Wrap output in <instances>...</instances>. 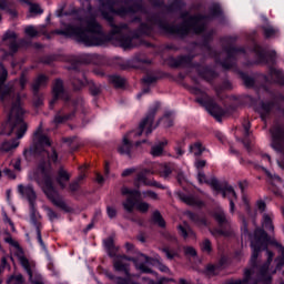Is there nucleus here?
Returning a JSON list of instances; mask_svg holds the SVG:
<instances>
[{
    "mask_svg": "<svg viewBox=\"0 0 284 284\" xmlns=\"http://www.w3.org/2000/svg\"><path fill=\"white\" fill-rule=\"evenodd\" d=\"M57 181L62 190L65 189V186L68 185V181H70V173H68V171L63 169H60L58 171Z\"/></svg>",
    "mask_w": 284,
    "mask_h": 284,
    "instance_id": "ddd939ff",
    "label": "nucleus"
},
{
    "mask_svg": "<svg viewBox=\"0 0 284 284\" xmlns=\"http://www.w3.org/2000/svg\"><path fill=\"white\" fill-rule=\"evenodd\" d=\"M168 145V140H163L159 144H155L151 148L152 156H163V149Z\"/></svg>",
    "mask_w": 284,
    "mask_h": 284,
    "instance_id": "2eb2a0df",
    "label": "nucleus"
},
{
    "mask_svg": "<svg viewBox=\"0 0 284 284\" xmlns=\"http://www.w3.org/2000/svg\"><path fill=\"white\" fill-rule=\"evenodd\" d=\"M6 79H8V71L6 69H2V73L0 75V85H3Z\"/></svg>",
    "mask_w": 284,
    "mask_h": 284,
    "instance_id": "49530a36",
    "label": "nucleus"
},
{
    "mask_svg": "<svg viewBox=\"0 0 284 284\" xmlns=\"http://www.w3.org/2000/svg\"><path fill=\"white\" fill-rule=\"evenodd\" d=\"M104 245L108 250H112V247L114 245V241L112 239H108L104 241Z\"/></svg>",
    "mask_w": 284,
    "mask_h": 284,
    "instance_id": "de8ad7c7",
    "label": "nucleus"
},
{
    "mask_svg": "<svg viewBox=\"0 0 284 284\" xmlns=\"http://www.w3.org/2000/svg\"><path fill=\"white\" fill-rule=\"evenodd\" d=\"M161 123L164 125V128H172V125H174V121L172 120V118L165 115L162 120Z\"/></svg>",
    "mask_w": 284,
    "mask_h": 284,
    "instance_id": "473e14b6",
    "label": "nucleus"
},
{
    "mask_svg": "<svg viewBox=\"0 0 284 284\" xmlns=\"http://www.w3.org/2000/svg\"><path fill=\"white\" fill-rule=\"evenodd\" d=\"M8 284H23V275L19 274L11 276L8 281Z\"/></svg>",
    "mask_w": 284,
    "mask_h": 284,
    "instance_id": "c756f323",
    "label": "nucleus"
},
{
    "mask_svg": "<svg viewBox=\"0 0 284 284\" xmlns=\"http://www.w3.org/2000/svg\"><path fill=\"white\" fill-rule=\"evenodd\" d=\"M178 181H179V183H183V181H185V175L183 173H180L178 175Z\"/></svg>",
    "mask_w": 284,
    "mask_h": 284,
    "instance_id": "e2e57ef3",
    "label": "nucleus"
},
{
    "mask_svg": "<svg viewBox=\"0 0 284 284\" xmlns=\"http://www.w3.org/2000/svg\"><path fill=\"white\" fill-rule=\"evenodd\" d=\"M37 236L40 245L44 247L43 240L41 239V230L37 229Z\"/></svg>",
    "mask_w": 284,
    "mask_h": 284,
    "instance_id": "6e6d98bb",
    "label": "nucleus"
},
{
    "mask_svg": "<svg viewBox=\"0 0 284 284\" xmlns=\"http://www.w3.org/2000/svg\"><path fill=\"white\" fill-rule=\"evenodd\" d=\"M14 90L12 88L0 89V101H6V99H11L12 97V106L8 115V121L1 131V134L7 136H16L17 139L12 141H6L0 148V154L3 152H12L19 148V139H23L28 125L23 122V109L21 108V95H13Z\"/></svg>",
    "mask_w": 284,
    "mask_h": 284,
    "instance_id": "f257e3e1",
    "label": "nucleus"
},
{
    "mask_svg": "<svg viewBox=\"0 0 284 284\" xmlns=\"http://www.w3.org/2000/svg\"><path fill=\"white\" fill-rule=\"evenodd\" d=\"M106 214L109 219H114V216H116V209L112 206L106 207Z\"/></svg>",
    "mask_w": 284,
    "mask_h": 284,
    "instance_id": "79ce46f5",
    "label": "nucleus"
},
{
    "mask_svg": "<svg viewBox=\"0 0 284 284\" xmlns=\"http://www.w3.org/2000/svg\"><path fill=\"white\" fill-rule=\"evenodd\" d=\"M190 24V28L194 29V32H203V26H201V19L191 18L187 22ZM190 28L185 29V32L190 30Z\"/></svg>",
    "mask_w": 284,
    "mask_h": 284,
    "instance_id": "dca6fc26",
    "label": "nucleus"
},
{
    "mask_svg": "<svg viewBox=\"0 0 284 284\" xmlns=\"http://www.w3.org/2000/svg\"><path fill=\"white\" fill-rule=\"evenodd\" d=\"M44 210H45L47 216L50 219V221H54L55 219H59V215H57L55 212L52 211V209L45 206Z\"/></svg>",
    "mask_w": 284,
    "mask_h": 284,
    "instance_id": "f704fd0d",
    "label": "nucleus"
},
{
    "mask_svg": "<svg viewBox=\"0 0 284 284\" xmlns=\"http://www.w3.org/2000/svg\"><path fill=\"white\" fill-rule=\"evenodd\" d=\"M120 45H121V48H124V50H128V49L132 48V40H130V39L121 40Z\"/></svg>",
    "mask_w": 284,
    "mask_h": 284,
    "instance_id": "ea45409f",
    "label": "nucleus"
},
{
    "mask_svg": "<svg viewBox=\"0 0 284 284\" xmlns=\"http://www.w3.org/2000/svg\"><path fill=\"white\" fill-rule=\"evenodd\" d=\"M2 41L7 43V45H12V43L17 41V33H14L13 31H8L7 33H4Z\"/></svg>",
    "mask_w": 284,
    "mask_h": 284,
    "instance_id": "412c9836",
    "label": "nucleus"
},
{
    "mask_svg": "<svg viewBox=\"0 0 284 284\" xmlns=\"http://www.w3.org/2000/svg\"><path fill=\"white\" fill-rule=\"evenodd\" d=\"M121 192L124 196L128 195L126 200L122 204L124 210L126 212H134V207H136L134 199H141V193L139 190H131L128 187H122Z\"/></svg>",
    "mask_w": 284,
    "mask_h": 284,
    "instance_id": "0eeeda50",
    "label": "nucleus"
},
{
    "mask_svg": "<svg viewBox=\"0 0 284 284\" xmlns=\"http://www.w3.org/2000/svg\"><path fill=\"white\" fill-rule=\"evenodd\" d=\"M10 165L17 171L21 172V159H14L11 161Z\"/></svg>",
    "mask_w": 284,
    "mask_h": 284,
    "instance_id": "72a5a7b5",
    "label": "nucleus"
},
{
    "mask_svg": "<svg viewBox=\"0 0 284 284\" xmlns=\"http://www.w3.org/2000/svg\"><path fill=\"white\" fill-rule=\"evenodd\" d=\"M172 174V169H170V166H164L163 171H162V176L164 179H168V176H170Z\"/></svg>",
    "mask_w": 284,
    "mask_h": 284,
    "instance_id": "a18cd8bd",
    "label": "nucleus"
},
{
    "mask_svg": "<svg viewBox=\"0 0 284 284\" xmlns=\"http://www.w3.org/2000/svg\"><path fill=\"white\" fill-rule=\"evenodd\" d=\"M264 34L265 37H274L276 34V31L272 26L264 27Z\"/></svg>",
    "mask_w": 284,
    "mask_h": 284,
    "instance_id": "c9c22d12",
    "label": "nucleus"
},
{
    "mask_svg": "<svg viewBox=\"0 0 284 284\" xmlns=\"http://www.w3.org/2000/svg\"><path fill=\"white\" fill-rule=\"evenodd\" d=\"M267 233L263 230H256L254 236L251 239V246L253 250L251 262L256 263L258 253L267 247Z\"/></svg>",
    "mask_w": 284,
    "mask_h": 284,
    "instance_id": "423d86ee",
    "label": "nucleus"
},
{
    "mask_svg": "<svg viewBox=\"0 0 284 284\" xmlns=\"http://www.w3.org/2000/svg\"><path fill=\"white\" fill-rule=\"evenodd\" d=\"M192 94H195L197 103L200 105H203L212 116L217 119V121L223 116L224 112L221 106H219L216 103H214V100H212L210 97H207V93L204 92L201 89H192Z\"/></svg>",
    "mask_w": 284,
    "mask_h": 284,
    "instance_id": "39448f33",
    "label": "nucleus"
},
{
    "mask_svg": "<svg viewBox=\"0 0 284 284\" xmlns=\"http://www.w3.org/2000/svg\"><path fill=\"white\" fill-rule=\"evenodd\" d=\"M4 221L6 223L10 224L11 227H14V224L12 223V221H10V217H8V214L4 213Z\"/></svg>",
    "mask_w": 284,
    "mask_h": 284,
    "instance_id": "680f3d73",
    "label": "nucleus"
},
{
    "mask_svg": "<svg viewBox=\"0 0 284 284\" xmlns=\"http://www.w3.org/2000/svg\"><path fill=\"white\" fill-rule=\"evenodd\" d=\"M55 34H64V37H71L79 43L84 45H101L103 41V33L101 32V26L97 23V20H83L79 26H70L65 31L58 30Z\"/></svg>",
    "mask_w": 284,
    "mask_h": 284,
    "instance_id": "f03ea898",
    "label": "nucleus"
},
{
    "mask_svg": "<svg viewBox=\"0 0 284 284\" xmlns=\"http://www.w3.org/2000/svg\"><path fill=\"white\" fill-rule=\"evenodd\" d=\"M180 199L187 205H194V197H192V196L181 195Z\"/></svg>",
    "mask_w": 284,
    "mask_h": 284,
    "instance_id": "58836bf2",
    "label": "nucleus"
},
{
    "mask_svg": "<svg viewBox=\"0 0 284 284\" xmlns=\"http://www.w3.org/2000/svg\"><path fill=\"white\" fill-rule=\"evenodd\" d=\"M163 252H164L166 258L172 260L175 256L174 254L170 253V250H168V248H164Z\"/></svg>",
    "mask_w": 284,
    "mask_h": 284,
    "instance_id": "4d7b16f0",
    "label": "nucleus"
},
{
    "mask_svg": "<svg viewBox=\"0 0 284 284\" xmlns=\"http://www.w3.org/2000/svg\"><path fill=\"white\" fill-rule=\"evenodd\" d=\"M30 179L39 183L44 194H47L48 199H50L54 205L62 209L65 207V202L59 197L54 186H52V168L50 163H41L36 171L30 173Z\"/></svg>",
    "mask_w": 284,
    "mask_h": 284,
    "instance_id": "7ed1b4c3",
    "label": "nucleus"
},
{
    "mask_svg": "<svg viewBox=\"0 0 284 284\" xmlns=\"http://www.w3.org/2000/svg\"><path fill=\"white\" fill-rule=\"evenodd\" d=\"M68 116H61V115H57L54 118V123H63V121H67Z\"/></svg>",
    "mask_w": 284,
    "mask_h": 284,
    "instance_id": "864d4df0",
    "label": "nucleus"
},
{
    "mask_svg": "<svg viewBox=\"0 0 284 284\" xmlns=\"http://www.w3.org/2000/svg\"><path fill=\"white\" fill-rule=\"evenodd\" d=\"M77 190H79V181H74L73 183L70 184L71 192H77Z\"/></svg>",
    "mask_w": 284,
    "mask_h": 284,
    "instance_id": "3c124183",
    "label": "nucleus"
},
{
    "mask_svg": "<svg viewBox=\"0 0 284 284\" xmlns=\"http://www.w3.org/2000/svg\"><path fill=\"white\" fill-rule=\"evenodd\" d=\"M244 135L250 136V120L243 122Z\"/></svg>",
    "mask_w": 284,
    "mask_h": 284,
    "instance_id": "37998d69",
    "label": "nucleus"
},
{
    "mask_svg": "<svg viewBox=\"0 0 284 284\" xmlns=\"http://www.w3.org/2000/svg\"><path fill=\"white\" fill-rule=\"evenodd\" d=\"M203 150L205 149L203 148V144H201V142H195L190 146V152L191 154H194V156H201V154H203Z\"/></svg>",
    "mask_w": 284,
    "mask_h": 284,
    "instance_id": "aec40b11",
    "label": "nucleus"
},
{
    "mask_svg": "<svg viewBox=\"0 0 284 284\" xmlns=\"http://www.w3.org/2000/svg\"><path fill=\"white\" fill-rule=\"evenodd\" d=\"M153 221L154 223H156L160 227H165V221L163 220V217L161 216V213H159V211H155L153 213Z\"/></svg>",
    "mask_w": 284,
    "mask_h": 284,
    "instance_id": "393cba45",
    "label": "nucleus"
},
{
    "mask_svg": "<svg viewBox=\"0 0 284 284\" xmlns=\"http://www.w3.org/2000/svg\"><path fill=\"white\" fill-rule=\"evenodd\" d=\"M148 263H150V258L144 254H140L135 261V267L143 273H150V268L146 266Z\"/></svg>",
    "mask_w": 284,
    "mask_h": 284,
    "instance_id": "9b49d317",
    "label": "nucleus"
},
{
    "mask_svg": "<svg viewBox=\"0 0 284 284\" xmlns=\"http://www.w3.org/2000/svg\"><path fill=\"white\" fill-rule=\"evenodd\" d=\"M152 123H154V115L150 114L141 121L138 131L128 133L123 136L122 143L118 146V152L129 155L132 152V139L141 136V134H152Z\"/></svg>",
    "mask_w": 284,
    "mask_h": 284,
    "instance_id": "20e7f679",
    "label": "nucleus"
},
{
    "mask_svg": "<svg viewBox=\"0 0 284 284\" xmlns=\"http://www.w3.org/2000/svg\"><path fill=\"white\" fill-rule=\"evenodd\" d=\"M3 174H6V176H8L9 179H16V175L9 169H4Z\"/></svg>",
    "mask_w": 284,
    "mask_h": 284,
    "instance_id": "603ef678",
    "label": "nucleus"
},
{
    "mask_svg": "<svg viewBox=\"0 0 284 284\" xmlns=\"http://www.w3.org/2000/svg\"><path fill=\"white\" fill-rule=\"evenodd\" d=\"M223 199H229L230 201V210L234 212V201H236V192L232 186H229L222 191Z\"/></svg>",
    "mask_w": 284,
    "mask_h": 284,
    "instance_id": "f8f14e48",
    "label": "nucleus"
},
{
    "mask_svg": "<svg viewBox=\"0 0 284 284\" xmlns=\"http://www.w3.org/2000/svg\"><path fill=\"white\" fill-rule=\"evenodd\" d=\"M205 160H197L196 162H195V168L197 169V170H201V168H205Z\"/></svg>",
    "mask_w": 284,
    "mask_h": 284,
    "instance_id": "8fccbe9b",
    "label": "nucleus"
},
{
    "mask_svg": "<svg viewBox=\"0 0 284 284\" xmlns=\"http://www.w3.org/2000/svg\"><path fill=\"white\" fill-rule=\"evenodd\" d=\"M135 210H138V212H141L142 214H145L148 210H150V204H148L146 202H136Z\"/></svg>",
    "mask_w": 284,
    "mask_h": 284,
    "instance_id": "b1692460",
    "label": "nucleus"
},
{
    "mask_svg": "<svg viewBox=\"0 0 284 284\" xmlns=\"http://www.w3.org/2000/svg\"><path fill=\"white\" fill-rule=\"evenodd\" d=\"M24 32L27 37H30L31 39L34 37H39V34L43 33V30L41 28H34L33 26H29L24 29Z\"/></svg>",
    "mask_w": 284,
    "mask_h": 284,
    "instance_id": "6ab92c4d",
    "label": "nucleus"
},
{
    "mask_svg": "<svg viewBox=\"0 0 284 284\" xmlns=\"http://www.w3.org/2000/svg\"><path fill=\"white\" fill-rule=\"evenodd\" d=\"M114 268L116 272H128V257H118L114 262Z\"/></svg>",
    "mask_w": 284,
    "mask_h": 284,
    "instance_id": "4468645a",
    "label": "nucleus"
},
{
    "mask_svg": "<svg viewBox=\"0 0 284 284\" xmlns=\"http://www.w3.org/2000/svg\"><path fill=\"white\" fill-rule=\"evenodd\" d=\"M18 192L23 199H27L31 205V210H34V202L37 201V192H34V189L30 185L23 186L20 184L18 186Z\"/></svg>",
    "mask_w": 284,
    "mask_h": 284,
    "instance_id": "6e6552de",
    "label": "nucleus"
},
{
    "mask_svg": "<svg viewBox=\"0 0 284 284\" xmlns=\"http://www.w3.org/2000/svg\"><path fill=\"white\" fill-rule=\"evenodd\" d=\"M272 74L273 77H283V74H281V71H276V70H274Z\"/></svg>",
    "mask_w": 284,
    "mask_h": 284,
    "instance_id": "0e129e2a",
    "label": "nucleus"
},
{
    "mask_svg": "<svg viewBox=\"0 0 284 284\" xmlns=\"http://www.w3.org/2000/svg\"><path fill=\"white\" fill-rule=\"evenodd\" d=\"M261 276L264 281H270V273L267 272V266H264L262 268Z\"/></svg>",
    "mask_w": 284,
    "mask_h": 284,
    "instance_id": "c03bdc74",
    "label": "nucleus"
},
{
    "mask_svg": "<svg viewBox=\"0 0 284 284\" xmlns=\"http://www.w3.org/2000/svg\"><path fill=\"white\" fill-rule=\"evenodd\" d=\"M215 220L219 221L220 223H225V221H227L225 219V213L221 210L215 213Z\"/></svg>",
    "mask_w": 284,
    "mask_h": 284,
    "instance_id": "4c0bfd02",
    "label": "nucleus"
},
{
    "mask_svg": "<svg viewBox=\"0 0 284 284\" xmlns=\"http://www.w3.org/2000/svg\"><path fill=\"white\" fill-rule=\"evenodd\" d=\"M161 272H169L170 270L165 265L160 266Z\"/></svg>",
    "mask_w": 284,
    "mask_h": 284,
    "instance_id": "69168bd1",
    "label": "nucleus"
},
{
    "mask_svg": "<svg viewBox=\"0 0 284 284\" xmlns=\"http://www.w3.org/2000/svg\"><path fill=\"white\" fill-rule=\"evenodd\" d=\"M47 83H48V78L41 74L34 80L32 84V89L34 90V92H37V90H39L40 88H43V85H45Z\"/></svg>",
    "mask_w": 284,
    "mask_h": 284,
    "instance_id": "f3484780",
    "label": "nucleus"
},
{
    "mask_svg": "<svg viewBox=\"0 0 284 284\" xmlns=\"http://www.w3.org/2000/svg\"><path fill=\"white\" fill-rule=\"evenodd\" d=\"M267 254V265H270V263H272V258L274 257V253L266 251Z\"/></svg>",
    "mask_w": 284,
    "mask_h": 284,
    "instance_id": "bf43d9fd",
    "label": "nucleus"
},
{
    "mask_svg": "<svg viewBox=\"0 0 284 284\" xmlns=\"http://www.w3.org/2000/svg\"><path fill=\"white\" fill-rule=\"evenodd\" d=\"M143 197L151 199L152 201H156V199H159V195H156L155 192L146 191V192H143Z\"/></svg>",
    "mask_w": 284,
    "mask_h": 284,
    "instance_id": "e433bc0d",
    "label": "nucleus"
},
{
    "mask_svg": "<svg viewBox=\"0 0 284 284\" xmlns=\"http://www.w3.org/2000/svg\"><path fill=\"white\" fill-rule=\"evenodd\" d=\"M202 252H205V254H210L212 252V243L210 240H204L201 244Z\"/></svg>",
    "mask_w": 284,
    "mask_h": 284,
    "instance_id": "cd10ccee",
    "label": "nucleus"
},
{
    "mask_svg": "<svg viewBox=\"0 0 284 284\" xmlns=\"http://www.w3.org/2000/svg\"><path fill=\"white\" fill-rule=\"evenodd\" d=\"M26 83H28V79H26V77H22L20 79V85H21V89L23 90V88H26Z\"/></svg>",
    "mask_w": 284,
    "mask_h": 284,
    "instance_id": "052dcab7",
    "label": "nucleus"
},
{
    "mask_svg": "<svg viewBox=\"0 0 284 284\" xmlns=\"http://www.w3.org/2000/svg\"><path fill=\"white\" fill-rule=\"evenodd\" d=\"M134 172V169H126L122 172V176H130Z\"/></svg>",
    "mask_w": 284,
    "mask_h": 284,
    "instance_id": "13d9d810",
    "label": "nucleus"
},
{
    "mask_svg": "<svg viewBox=\"0 0 284 284\" xmlns=\"http://www.w3.org/2000/svg\"><path fill=\"white\" fill-rule=\"evenodd\" d=\"M266 175L273 185H281V183H283L281 178H278L276 174H272L270 171H266Z\"/></svg>",
    "mask_w": 284,
    "mask_h": 284,
    "instance_id": "a878e982",
    "label": "nucleus"
},
{
    "mask_svg": "<svg viewBox=\"0 0 284 284\" xmlns=\"http://www.w3.org/2000/svg\"><path fill=\"white\" fill-rule=\"evenodd\" d=\"M197 181L199 183H206V185H210L212 190H214L215 194H219L221 192V184L219 183V180L214 176L207 178L203 172H199L197 174Z\"/></svg>",
    "mask_w": 284,
    "mask_h": 284,
    "instance_id": "9d476101",
    "label": "nucleus"
},
{
    "mask_svg": "<svg viewBox=\"0 0 284 284\" xmlns=\"http://www.w3.org/2000/svg\"><path fill=\"white\" fill-rule=\"evenodd\" d=\"M49 159L50 161H53V163H57V160L59 159L57 151L52 150L51 154L49 155Z\"/></svg>",
    "mask_w": 284,
    "mask_h": 284,
    "instance_id": "09e8293b",
    "label": "nucleus"
},
{
    "mask_svg": "<svg viewBox=\"0 0 284 284\" xmlns=\"http://www.w3.org/2000/svg\"><path fill=\"white\" fill-rule=\"evenodd\" d=\"M257 210L261 212H265V202L263 201L257 202Z\"/></svg>",
    "mask_w": 284,
    "mask_h": 284,
    "instance_id": "5fc2aeb1",
    "label": "nucleus"
},
{
    "mask_svg": "<svg viewBox=\"0 0 284 284\" xmlns=\"http://www.w3.org/2000/svg\"><path fill=\"white\" fill-rule=\"evenodd\" d=\"M260 114L263 116L265 114H267V112H270V110H272V104L271 103H262L260 105V108L257 109Z\"/></svg>",
    "mask_w": 284,
    "mask_h": 284,
    "instance_id": "c85d7f7f",
    "label": "nucleus"
},
{
    "mask_svg": "<svg viewBox=\"0 0 284 284\" xmlns=\"http://www.w3.org/2000/svg\"><path fill=\"white\" fill-rule=\"evenodd\" d=\"M53 94L59 98L63 94V81L57 80L53 84Z\"/></svg>",
    "mask_w": 284,
    "mask_h": 284,
    "instance_id": "4be33fe9",
    "label": "nucleus"
},
{
    "mask_svg": "<svg viewBox=\"0 0 284 284\" xmlns=\"http://www.w3.org/2000/svg\"><path fill=\"white\" fill-rule=\"evenodd\" d=\"M184 253L186 256H196V250H194L192 246L184 247Z\"/></svg>",
    "mask_w": 284,
    "mask_h": 284,
    "instance_id": "a19ab883",
    "label": "nucleus"
},
{
    "mask_svg": "<svg viewBox=\"0 0 284 284\" xmlns=\"http://www.w3.org/2000/svg\"><path fill=\"white\" fill-rule=\"evenodd\" d=\"M118 284H128V281H125V280H119Z\"/></svg>",
    "mask_w": 284,
    "mask_h": 284,
    "instance_id": "774afa93",
    "label": "nucleus"
},
{
    "mask_svg": "<svg viewBox=\"0 0 284 284\" xmlns=\"http://www.w3.org/2000/svg\"><path fill=\"white\" fill-rule=\"evenodd\" d=\"M29 12H31V14H41L43 10L39 4H30Z\"/></svg>",
    "mask_w": 284,
    "mask_h": 284,
    "instance_id": "2f4dec72",
    "label": "nucleus"
},
{
    "mask_svg": "<svg viewBox=\"0 0 284 284\" xmlns=\"http://www.w3.org/2000/svg\"><path fill=\"white\" fill-rule=\"evenodd\" d=\"M36 139L40 146L50 148V145H51L50 139L45 135H41V133H39V131L36 132Z\"/></svg>",
    "mask_w": 284,
    "mask_h": 284,
    "instance_id": "a211bd4d",
    "label": "nucleus"
},
{
    "mask_svg": "<svg viewBox=\"0 0 284 284\" xmlns=\"http://www.w3.org/2000/svg\"><path fill=\"white\" fill-rule=\"evenodd\" d=\"M272 134V148L274 150H283L284 131L281 128H274L271 130Z\"/></svg>",
    "mask_w": 284,
    "mask_h": 284,
    "instance_id": "1a4fd4ad",
    "label": "nucleus"
},
{
    "mask_svg": "<svg viewBox=\"0 0 284 284\" xmlns=\"http://www.w3.org/2000/svg\"><path fill=\"white\" fill-rule=\"evenodd\" d=\"M97 181L98 183H103V175H98Z\"/></svg>",
    "mask_w": 284,
    "mask_h": 284,
    "instance_id": "338daca9",
    "label": "nucleus"
},
{
    "mask_svg": "<svg viewBox=\"0 0 284 284\" xmlns=\"http://www.w3.org/2000/svg\"><path fill=\"white\" fill-rule=\"evenodd\" d=\"M263 227H266L268 230H274V226L272 225V217L267 214L263 215Z\"/></svg>",
    "mask_w": 284,
    "mask_h": 284,
    "instance_id": "bb28decb",
    "label": "nucleus"
},
{
    "mask_svg": "<svg viewBox=\"0 0 284 284\" xmlns=\"http://www.w3.org/2000/svg\"><path fill=\"white\" fill-rule=\"evenodd\" d=\"M179 232L184 239H187V236L194 235V231H192V229L187 224H184V226L180 225Z\"/></svg>",
    "mask_w": 284,
    "mask_h": 284,
    "instance_id": "5701e85b",
    "label": "nucleus"
},
{
    "mask_svg": "<svg viewBox=\"0 0 284 284\" xmlns=\"http://www.w3.org/2000/svg\"><path fill=\"white\" fill-rule=\"evenodd\" d=\"M138 183H143V185H154L156 187H161V185H159V183L156 182H148V180L143 175L138 176Z\"/></svg>",
    "mask_w": 284,
    "mask_h": 284,
    "instance_id": "7c9ffc66",
    "label": "nucleus"
}]
</instances>
